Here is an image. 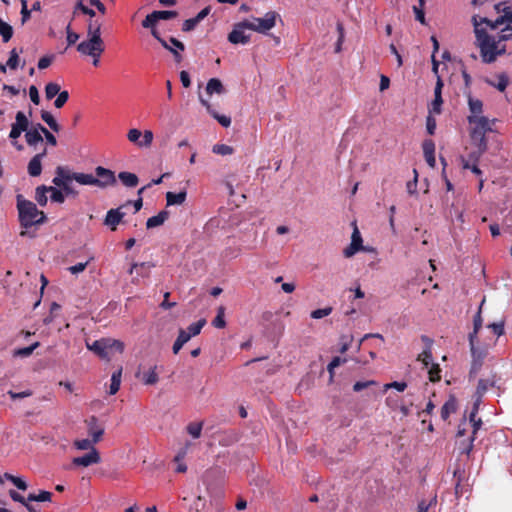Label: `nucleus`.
I'll use <instances>...</instances> for the list:
<instances>
[{
	"label": "nucleus",
	"instance_id": "nucleus-58",
	"mask_svg": "<svg viewBox=\"0 0 512 512\" xmlns=\"http://www.w3.org/2000/svg\"><path fill=\"white\" fill-rule=\"evenodd\" d=\"M20 14L22 24H25L31 18V10L27 7V0H22Z\"/></svg>",
	"mask_w": 512,
	"mask_h": 512
},
{
	"label": "nucleus",
	"instance_id": "nucleus-27",
	"mask_svg": "<svg viewBox=\"0 0 512 512\" xmlns=\"http://www.w3.org/2000/svg\"><path fill=\"white\" fill-rule=\"evenodd\" d=\"M118 178L120 179V181L122 182L123 185H125L126 187H130V188L136 187L139 183L138 176L131 172H126V171L120 172L118 174Z\"/></svg>",
	"mask_w": 512,
	"mask_h": 512
},
{
	"label": "nucleus",
	"instance_id": "nucleus-51",
	"mask_svg": "<svg viewBox=\"0 0 512 512\" xmlns=\"http://www.w3.org/2000/svg\"><path fill=\"white\" fill-rule=\"evenodd\" d=\"M153 137L154 135L151 130H145L144 133H142L141 143H139V147H150L153 141Z\"/></svg>",
	"mask_w": 512,
	"mask_h": 512
},
{
	"label": "nucleus",
	"instance_id": "nucleus-33",
	"mask_svg": "<svg viewBox=\"0 0 512 512\" xmlns=\"http://www.w3.org/2000/svg\"><path fill=\"white\" fill-rule=\"evenodd\" d=\"M189 336L186 335V330L180 329L177 339L175 340L172 350L174 354H178L185 343L189 341Z\"/></svg>",
	"mask_w": 512,
	"mask_h": 512
},
{
	"label": "nucleus",
	"instance_id": "nucleus-45",
	"mask_svg": "<svg viewBox=\"0 0 512 512\" xmlns=\"http://www.w3.org/2000/svg\"><path fill=\"white\" fill-rule=\"evenodd\" d=\"M212 151L218 155H231L233 153V148L226 144H216L213 146Z\"/></svg>",
	"mask_w": 512,
	"mask_h": 512
},
{
	"label": "nucleus",
	"instance_id": "nucleus-38",
	"mask_svg": "<svg viewBox=\"0 0 512 512\" xmlns=\"http://www.w3.org/2000/svg\"><path fill=\"white\" fill-rule=\"evenodd\" d=\"M205 324H206V320L205 319H200L197 322L192 323L187 328L186 335H188L189 339H191L193 336H196V335L200 334V332H201V330H202V328L204 327Z\"/></svg>",
	"mask_w": 512,
	"mask_h": 512
},
{
	"label": "nucleus",
	"instance_id": "nucleus-63",
	"mask_svg": "<svg viewBox=\"0 0 512 512\" xmlns=\"http://www.w3.org/2000/svg\"><path fill=\"white\" fill-rule=\"evenodd\" d=\"M436 126V119L429 113L426 118V129L429 135H434Z\"/></svg>",
	"mask_w": 512,
	"mask_h": 512
},
{
	"label": "nucleus",
	"instance_id": "nucleus-40",
	"mask_svg": "<svg viewBox=\"0 0 512 512\" xmlns=\"http://www.w3.org/2000/svg\"><path fill=\"white\" fill-rule=\"evenodd\" d=\"M453 476H454V479L456 481V483H455V493H456V495L462 494L463 493V488L461 486V481L465 478V471L460 469V468H457V469L454 470Z\"/></svg>",
	"mask_w": 512,
	"mask_h": 512
},
{
	"label": "nucleus",
	"instance_id": "nucleus-36",
	"mask_svg": "<svg viewBox=\"0 0 512 512\" xmlns=\"http://www.w3.org/2000/svg\"><path fill=\"white\" fill-rule=\"evenodd\" d=\"M0 35L2 36L3 42H8L13 36V28L10 24L0 18Z\"/></svg>",
	"mask_w": 512,
	"mask_h": 512
},
{
	"label": "nucleus",
	"instance_id": "nucleus-18",
	"mask_svg": "<svg viewBox=\"0 0 512 512\" xmlns=\"http://www.w3.org/2000/svg\"><path fill=\"white\" fill-rule=\"evenodd\" d=\"M200 103L206 108L207 112L216 119L223 127H229L231 125V118L226 115L218 114L211 106V104L205 100L201 95L199 96Z\"/></svg>",
	"mask_w": 512,
	"mask_h": 512
},
{
	"label": "nucleus",
	"instance_id": "nucleus-52",
	"mask_svg": "<svg viewBox=\"0 0 512 512\" xmlns=\"http://www.w3.org/2000/svg\"><path fill=\"white\" fill-rule=\"evenodd\" d=\"M52 182L55 186L61 188L63 190V193H65L66 195L76 194V192L71 187L70 183L61 182L58 178H53Z\"/></svg>",
	"mask_w": 512,
	"mask_h": 512
},
{
	"label": "nucleus",
	"instance_id": "nucleus-44",
	"mask_svg": "<svg viewBox=\"0 0 512 512\" xmlns=\"http://www.w3.org/2000/svg\"><path fill=\"white\" fill-rule=\"evenodd\" d=\"M39 346H40V343L39 342H35V343L31 344L28 347L19 348V349L15 350L14 355L15 356H20V357H28Z\"/></svg>",
	"mask_w": 512,
	"mask_h": 512
},
{
	"label": "nucleus",
	"instance_id": "nucleus-13",
	"mask_svg": "<svg viewBox=\"0 0 512 512\" xmlns=\"http://www.w3.org/2000/svg\"><path fill=\"white\" fill-rule=\"evenodd\" d=\"M85 422L88 428V435L92 438V442L98 443L104 434V428L99 425L96 416L89 417Z\"/></svg>",
	"mask_w": 512,
	"mask_h": 512
},
{
	"label": "nucleus",
	"instance_id": "nucleus-35",
	"mask_svg": "<svg viewBox=\"0 0 512 512\" xmlns=\"http://www.w3.org/2000/svg\"><path fill=\"white\" fill-rule=\"evenodd\" d=\"M41 118L53 131H60V125L57 123L50 112L45 110L41 111Z\"/></svg>",
	"mask_w": 512,
	"mask_h": 512
},
{
	"label": "nucleus",
	"instance_id": "nucleus-47",
	"mask_svg": "<svg viewBox=\"0 0 512 512\" xmlns=\"http://www.w3.org/2000/svg\"><path fill=\"white\" fill-rule=\"evenodd\" d=\"M49 192L51 193L50 198L53 202L63 203L65 201V195L61 190L55 187L49 186Z\"/></svg>",
	"mask_w": 512,
	"mask_h": 512
},
{
	"label": "nucleus",
	"instance_id": "nucleus-46",
	"mask_svg": "<svg viewBox=\"0 0 512 512\" xmlns=\"http://www.w3.org/2000/svg\"><path fill=\"white\" fill-rule=\"evenodd\" d=\"M202 431V423L192 422L189 423L187 426V432L193 437V438H199Z\"/></svg>",
	"mask_w": 512,
	"mask_h": 512
},
{
	"label": "nucleus",
	"instance_id": "nucleus-43",
	"mask_svg": "<svg viewBox=\"0 0 512 512\" xmlns=\"http://www.w3.org/2000/svg\"><path fill=\"white\" fill-rule=\"evenodd\" d=\"M60 85L50 82L45 86V95L48 100H51L60 93Z\"/></svg>",
	"mask_w": 512,
	"mask_h": 512
},
{
	"label": "nucleus",
	"instance_id": "nucleus-41",
	"mask_svg": "<svg viewBox=\"0 0 512 512\" xmlns=\"http://www.w3.org/2000/svg\"><path fill=\"white\" fill-rule=\"evenodd\" d=\"M9 495L14 501L22 503L23 506L28 510V512H36L34 507L29 504V501H27V498H24L15 490H10Z\"/></svg>",
	"mask_w": 512,
	"mask_h": 512
},
{
	"label": "nucleus",
	"instance_id": "nucleus-26",
	"mask_svg": "<svg viewBox=\"0 0 512 512\" xmlns=\"http://www.w3.org/2000/svg\"><path fill=\"white\" fill-rule=\"evenodd\" d=\"M186 197H187V193L185 190L180 191L179 193L167 192L166 193L167 206L181 205L185 202Z\"/></svg>",
	"mask_w": 512,
	"mask_h": 512
},
{
	"label": "nucleus",
	"instance_id": "nucleus-39",
	"mask_svg": "<svg viewBox=\"0 0 512 512\" xmlns=\"http://www.w3.org/2000/svg\"><path fill=\"white\" fill-rule=\"evenodd\" d=\"M78 11H81L84 15L89 16V19H94L96 16V12L88 6L84 5L82 0L77 2L73 11V16H76Z\"/></svg>",
	"mask_w": 512,
	"mask_h": 512
},
{
	"label": "nucleus",
	"instance_id": "nucleus-32",
	"mask_svg": "<svg viewBox=\"0 0 512 512\" xmlns=\"http://www.w3.org/2000/svg\"><path fill=\"white\" fill-rule=\"evenodd\" d=\"M26 142L29 146H35L39 142L43 141L42 135L38 132V129H29L25 134Z\"/></svg>",
	"mask_w": 512,
	"mask_h": 512
},
{
	"label": "nucleus",
	"instance_id": "nucleus-31",
	"mask_svg": "<svg viewBox=\"0 0 512 512\" xmlns=\"http://www.w3.org/2000/svg\"><path fill=\"white\" fill-rule=\"evenodd\" d=\"M52 493L49 491L41 490L39 493H30L27 497V501H37V502H50L52 499Z\"/></svg>",
	"mask_w": 512,
	"mask_h": 512
},
{
	"label": "nucleus",
	"instance_id": "nucleus-8",
	"mask_svg": "<svg viewBox=\"0 0 512 512\" xmlns=\"http://www.w3.org/2000/svg\"><path fill=\"white\" fill-rule=\"evenodd\" d=\"M89 350L93 351L99 357L106 359L109 357V352L115 348L120 353L124 350V344L119 340L100 339L94 341L91 345L87 344Z\"/></svg>",
	"mask_w": 512,
	"mask_h": 512
},
{
	"label": "nucleus",
	"instance_id": "nucleus-30",
	"mask_svg": "<svg viewBox=\"0 0 512 512\" xmlns=\"http://www.w3.org/2000/svg\"><path fill=\"white\" fill-rule=\"evenodd\" d=\"M47 192H49V186L41 185L35 190V200L40 206H46L48 198Z\"/></svg>",
	"mask_w": 512,
	"mask_h": 512
},
{
	"label": "nucleus",
	"instance_id": "nucleus-48",
	"mask_svg": "<svg viewBox=\"0 0 512 512\" xmlns=\"http://www.w3.org/2000/svg\"><path fill=\"white\" fill-rule=\"evenodd\" d=\"M212 325L214 327L220 328V329L224 328L226 326V322L224 319V308L223 307H219L218 313L212 321Z\"/></svg>",
	"mask_w": 512,
	"mask_h": 512
},
{
	"label": "nucleus",
	"instance_id": "nucleus-56",
	"mask_svg": "<svg viewBox=\"0 0 512 512\" xmlns=\"http://www.w3.org/2000/svg\"><path fill=\"white\" fill-rule=\"evenodd\" d=\"M18 64H19L18 52L16 51V49H12L10 51V56H9L8 61H7V66L10 69L15 70L18 67Z\"/></svg>",
	"mask_w": 512,
	"mask_h": 512
},
{
	"label": "nucleus",
	"instance_id": "nucleus-15",
	"mask_svg": "<svg viewBox=\"0 0 512 512\" xmlns=\"http://www.w3.org/2000/svg\"><path fill=\"white\" fill-rule=\"evenodd\" d=\"M444 84L440 76H438V80L436 81L435 89H434V100L431 103V106L429 108V113H435L440 114L441 113V106L443 104L442 99V88Z\"/></svg>",
	"mask_w": 512,
	"mask_h": 512
},
{
	"label": "nucleus",
	"instance_id": "nucleus-42",
	"mask_svg": "<svg viewBox=\"0 0 512 512\" xmlns=\"http://www.w3.org/2000/svg\"><path fill=\"white\" fill-rule=\"evenodd\" d=\"M16 122L13 124L18 127L20 130L26 132L28 130L29 121L25 114L22 111L17 112L16 114Z\"/></svg>",
	"mask_w": 512,
	"mask_h": 512
},
{
	"label": "nucleus",
	"instance_id": "nucleus-50",
	"mask_svg": "<svg viewBox=\"0 0 512 512\" xmlns=\"http://www.w3.org/2000/svg\"><path fill=\"white\" fill-rule=\"evenodd\" d=\"M482 322H483V320L481 317V308H480L479 311L477 312V314L474 316L473 331L469 335H474V338H476L479 330L482 327Z\"/></svg>",
	"mask_w": 512,
	"mask_h": 512
},
{
	"label": "nucleus",
	"instance_id": "nucleus-3",
	"mask_svg": "<svg viewBox=\"0 0 512 512\" xmlns=\"http://www.w3.org/2000/svg\"><path fill=\"white\" fill-rule=\"evenodd\" d=\"M468 106L470 114L467 121L470 125L469 132L479 135L482 132H494V125L497 119H489L483 115V102L480 99L468 97Z\"/></svg>",
	"mask_w": 512,
	"mask_h": 512
},
{
	"label": "nucleus",
	"instance_id": "nucleus-10",
	"mask_svg": "<svg viewBox=\"0 0 512 512\" xmlns=\"http://www.w3.org/2000/svg\"><path fill=\"white\" fill-rule=\"evenodd\" d=\"M488 132H482L479 135L474 134V132H469L471 141L473 145L476 146V150L472 151L469 154V160L473 163H478L481 156L487 151L488 149V140L486 138V134Z\"/></svg>",
	"mask_w": 512,
	"mask_h": 512
},
{
	"label": "nucleus",
	"instance_id": "nucleus-64",
	"mask_svg": "<svg viewBox=\"0 0 512 512\" xmlns=\"http://www.w3.org/2000/svg\"><path fill=\"white\" fill-rule=\"evenodd\" d=\"M422 148H423L424 155L435 153V143L432 139L424 140V142L422 144Z\"/></svg>",
	"mask_w": 512,
	"mask_h": 512
},
{
	"label": "nucleus",
	"instance_id": "nucleus-29",
	"mask_svg": "<svg viewBox=\"0 0 512 512\" xmlns=\"http://www.w3.org/2000/svg\"><path fill=\"white\" fill-rule=\"evenodd\" d=\"M121 376H122V369L113 372L111 376V383L109 387V394L114 395L116 394L120 389L121 384Z\"/></svg>",
	"mask_w": 512,
	"mask_h": 512
},
{
	"label": "nucleus",
	"instance_id": "nucleus-22",
	"mask_svg": "<svg viewBox=\"0 0 512 512\" xmlns=\"http://www.w3.org/2000/svg\"><path fill=\"white\" fill-rule=\"evenodd\" d=\"M169 218V212L166 210L160 211L157 215L148 218L146 227L148 229L161 226Z\"/></svg>",
	"mask_w": 512,
	"mask_h": 512
},
{
	"label": "nucleus",
	"instance_id": "nucleus-61",
	"mask_svg": "<svg viewBox=\"0 0 512 512\" xmlns=\"http://www.w3.org/2000/svg\"><path fill=\"white\" fill-rule=\"evenodd\" d=\"M199 24L197 19L195 17L187 19L182 24V31L183 32H190L196 28V26Z\"/></svg>",
	"mask_w": 512,
	"mask_h": 512
},
{
	"label": "nucleus",
	"instance_id": "nucleus-21",
	"mask_svg": "<svg viewBox=\"0 0 512 512\" xmlns=\"http://www.w3.org/2000/svg\"><path fill=\"white\" fill-rule=\"evenodd\" d=\"M56 176L54 178L60 179L61 182L70 183L72 180L75 181V177L78 175H84V173L70 172L62 166L56 168Z\"/></svg>",
	"mask_w": 512,
	"mask_h": 512
},
{
	"label": "nucleus",
	"instance_id": "nucleus-4",
	"mask_svg": "<svg viewBox=\"0 0 512 512\" xmlns=\"http://www.w3.org/2000/svg\"><path fill=\"white\" fill-rule=\"evenodd\" d=\"M16 202L21 227L28 229L46 222V214L39 210L32 201L26 200L21 194H18Z\"/></svg>",
	"mask_w": 512,
	"mask_h": 512
},
{
	"label": "nucleus",
	"instance_id": "nucleus-25",
	"mask_svg": "<svg viewBox=\"0 0 512 512\" xmlns=\"http://www.w3.org/2000/svg\"><path fill=\"white\" fill-rule=\"evenodd\" d=\"M102 22L97 19H89L87 23V37H102Z\"/></svg>",
	"mask_w": 512,
	"mask_h": 512
},
{
	"label": "nucleus",
	"instance_id": "nucleus-53",
	"mask_svg": "<svg viewBox=\"0 0 512 512\" xmlns=\"http://www.w3.org/2000/svg\"><path fill=\"white\" fill-rule=\"evenodd\" d=\"M429 380L431 382H437L441 379V369H440V366L439 364H432L429 372Z\"/></svg>",
	"mask_w": 512,
	"mask_h": 512
},
{
	"label": "nucleus",
	"instance_id": "nucleus-7",
	"mask_svg": "<svg viewBox=\"0 0 512 512\" xmlns=\"http://www.w3.org/2000/svg\"><path fill=\"white\" fill-rule=\"evenodd\" d=\"M278 18H280V15L275 11H269L263 17H252L251 20H248L249 30L267 34L275 27Z\"/></svg>",
	"mask_w": 512,
	"mask_h": 512
},
{
	"label": "nucleus",
	"instance_id": "nucleus-16",
	"mask_svg": "<svg viewBox=\"0 0 512 512\" xmlns=\"http://www.w3.org/2000/svg\"><path fill=\"white\" fill-rule=\"evenodd\" d=\"M47 155V149L44 148L41 153L36 154L28 163V174L32 177H37L42 172V159Z\"/></svg>",
	"mask_w": 512,
	"mask_h": 512
},
{
	"label": "nucleus",
	"instance_id": "nucleus-6",
	"mask_svg": "<svg viewBox=\"0 0 512 512\" xmlns=\"http://www.w3.org/2000/svg\"><path fill=\"white\" fill-rule=\"evenodd\" d=\"M77 51L84 56L92 58V64L98 67L101 55L105 51V43L102 37H87L77 45Z\"/></svg>",
	"mask_w": 512,
	"mask_h": 512
},
{
	"label": "nucleus",
	"instance_id": "nucleus-5",
	"mask_svg": "<svg viewBox=\"0 0 512 512\" xmlns=\"http://www.w3.org/2000/svg\"><path fill=\"white\" fill-rule=\"evenodd\" d=\"M75 181L80 185H91L101 189L113 186L117 182L115 173L102 166H97L95 168V175L84 173V175H78L75 177Z\"/></svg>",
	"mask_w": 512,
	"mask_h": 512
},
{
	"label": "nucleus",
	"instance_id": "nucleus-19",
	"mask_svg": "<svg viewBox=\"0 0 512 512\" xmlns=\"http://www.w3.org/2000/svg\"><path fill=\"white\" fill-rule=\"evenodd\" d=\"M421 340L425 343L426 347L423 352L418 355L417 360L421 361L425 367H428L432 360L431 346L433 341L426 335H422Z\"/></svg>",
	"mask_w": 512,
	"mask_h": 512
},
{
	"label": "nucleus",
	"instance_id": "nucleus-62",
	"mask_svg": "<svg viewBox=\"0 0 512 512\" xmlns=\"http://www.w3.org/2000/svg\"><path fill=\"white\" fill-rule=\"evenodd\" d=\"M168 42V45L177 50L180 54L185 50V45L183 42L179 41L175 37H170L169 40H166Z\"/></svg>",
	"mask_w": 512,
	"mask_h": 512
},
{
	"label": "nucleus",
	"instance_id": "nucleus-20",
	"mask_svg": "<svg viewBox=\"0 0 512 512\" xmlns=\"http://www.w3.org/2000/svg\"><path fill=\"white\" fill-rule=\"evenodd\" d=\"M125 213L121 212L119 208L110 209L107 214L104 223L111 227L112 231L116 230L117 225L121 222Z\"/></svg>",
	"mask_w": 512,
	"mask_h": 512
},
{
	"label": "nucleus",
	"instance_id": "nucleus-34",
	"mask_svg": "<svg viewBox=\"0 0 512 512\" xmlns=\"http://www.w3.org/2000/svg\"><path fill=\"white\" fill-rule=\"evenodd\" d=\"M486 82L490 85L503 92L507 88L509 84V77L505 73H501L498 75V82L494 83L493 81L487 79Z\"/></svg>",
	"mask_w": 512,
	"mask_h": 512
},
{
	"label": "nucleus",
	"instance_id": "nucleus-17",
	"mask_svg": "<svg viewBox=\"0 0 512 512\" xmlns=\"http://www.w3.org/2000/svg\"><path fill=\"white\" fill-rule=\"evenodd\" d=\"M154 267V264L151 262H142V263H134L132 264L129 273L133 274L134 270L136 271L137 277L133 278L132 282L137 284L138 277L147 278L150 275L151 269Z\"/></svg>",
	"mask_w": 512,
	"mask_h": 512
},
{
	"label": "nucleus",
	"instance_id": "nucleus-24",
	"mask_svg": "<svg viewBox=\"0 0 512 512\" xmlns=\"http://www.w3.org/2000/svg\"><path fill=\"white\" fill-rule=\"evenodd\" d=\"M497 379L496 375L493 374L490 378L480 379L478 381L476 393L479 397H482L489 387H494L496 385Z\"/></svg>",
	"mask_w": 512,
	"mask_h": 512
},
{
	"label": "nucleus",
	"instance_id": "nucleus-1",
	"mask_svg": "<svg viewBox=\"0 0 512 512\" xmlns=\"http://www.w3.org/2000/svg\"><path fill=\"white\" fill-rule=\"evenodd\" d=\"M472 23L474 26L476 45L480 49L482 61L488 64L493 63L495 61L497 44L510 40V36H512V26H506L501 30L498 37L495 38L489 35L486 29L480 27L483 24L481 22V17L476 15L473 16Z\"/></svg>",
	"mask_w": 512,
	"mask_h": 512
},
{
	"label": "nucleus",
	"instance_id": "nucleus-9",
	"mask_svg": "<svg viewBox=\"0 0 512 512\" xmlns=\"http://www.w3.org/2000/svg\"><path fill=\"white\" fill-rule=\"evenodd\" d=\"M469 344L473 358L470 373L476 374L480 370L484 358L487 356L488 346L480 344L478 338H474V335H469Z\"/></svg>",
	"mask_w": 512,
	"mask_h": 512
},
{
	"label": "nucleus",
	"instance_id": "nucleus-54",
	"mask_svg": "<svg viewBox=\"0 0 512 512\" xmlns=\"http://www.w3.org/2000/svg\"><path fill=\"white\" fill-rule=\"evenodd\" d=\"M332 307L328 306L321 309H316L311 312V318L313 319H321L324 318L332 313Z\"/></svg>",
	"mask_w": 512,
	"mask_h": 512
},
{
	"label": "nucleus",
	"instance_id": "nucleus-28",
	"mask_svg": "<svg viewBox=\"0 0 512 512\" xmlns=\"http://www.w3.org/2000/svg\"><path fill=\"white\" fill-rule=\"evenodd\" d=\"M206 92L209 95H212L214 93L222 94L224 92L222 82L218 78H211L207 83Z\"/></svg>",
	"mask_w": 512,
	"mask_h": 512
},
{
	"label": "nucleus",
	"instance_id": "nucleus-55",
	"mask_svg": "<svg viewBox=\"0 0 512 512\" xmlns=\"http://www.w3.org/2000/svg\"><path fill=\"white\" fill-rule=\"evenodd\" d=\"M94 444L95 443L92 442V439L91 440L90 439H81V440H76L74 442V446L79 450H89L90 449V451H91L92 448H94L93 447Z\"/></svg>",
	"mask_w": 512,
	"mask_h": 512
},
{
	"label": "nucleus",
	"instance_id": "nucleus-23",
	"mask_svg": "<svg viewBox=\"0 0 512 512\" xmlns=\"http://www.w3.org/2000/svg\"><path fill=\"white\" fill-rule=\"evenodd\" d=\"M457 402L454 397L449 398L444 405L441 407L440 416L442 420H448L449 416L456 412Z\"/></svg>",
	"mask_w": 512,
	"mask_h": 512
},
{
	"label": "nucleus",
	"instance_id": "nucleus-57",
	"mask_svg": "<svg viewBox=\"0 0 512 512\" xmlns=\"http://www.w3.org/2000/svg\"><path fill=\"white\" fill-rule=\"evenodd\" d=\"M69 99V93L68 91H60V93L57 95V98L56 100L54 101V106L56 108H62L65 103L68 101Z\"/></svg>",
	"mask_w": 512,
	"mask_h": 512
},
{
	"label": "nucleus",
	"instance_id": "nucleus-11",
	"mask_svg": "<svg viewBox=\"0 0 512 512\" xmlns=\"http://www.w3.org/2000/svg\"><path fill=\"white\" fill-rule=\"evenodd\" d=\"M249 29L248 20H243L233 26L232 31L228 34V41L232 44L245 45L250 42V35L245 33Z\"/></svg>",
	"mask_w": 512,
	"mask_h": 512
},
{
	"label": "nucleus",
	"instance_id": "nucleus-49",
	"mask_svg": "<svg viewBox=\"0 0 512 512\" xmlns=\"http://www.w3.org/2000/svg\"><path fill=\"white\" fill-rule=\"evenodd\" d=\"M142 132L136 128L130 129L127 133V138L130 142L139 146L141 143Z\"/></svg>",
	"mask_w": 512,
	"mask_h": 512
},
{
	"label": "nucleus",
	"instance_id": "nucleus-59",
	"mask_svg": "<svg viewBox=\"0 0 512 512\" xmlns=\"http://www.w3.org/2000/svg\"><path fill=\"white\" fill-rule=\"evenodd\" d=\"M396 389L399 392H403L407 388L406 382H398L394 381L391 383H387L384 385V392H386L388 389Z\"/></svg>",
	"mask_w": 512,
	"mask_h": 512
},
{
	"label": "nucleus",
	"instance_id": "nucleus-12",
	"mask_svg": "<svg viewBox=\"0 0 512 512\" xmlns=\"http://www.w3.org/2000/svg\"><path fill=\"white\" fill-rule=\"evenodd\" d=\"M481 22L485 23L491 30H495L501 25L507 23V26H512V8L508 5L507 10L496 20L492 21L487 17H481Z\"/></svg>",
	"mask_w": 512,
	"mask_h": 512
},
{
	"label": "nucleus",
	"instance_id": "nucleus-2",
	"mask_svg": "<svg viewBox=\"0 0 512 512\" xmlns=\"http://www.w3.org/2000/svg\"><path fill=\"white\" fill-rule=\"evenodd\" d=\"M177 16L178 12L174 10L153 11L152 13L148 14L142 21V27L145 29H150L151 35L161 44L164 49L168 50L173 55L176 63H180L183 60L182 54L171 48L168 45L166 39L161 36L160 32L156 28L158 21L174 19Z\"/></svg>",
	"mask_w": 512,
	"mask_h": 512
},
{
	"label": "nucleus",
	"instance_id": "nucleus-37",
	"mask_svg": "<svg viewBox=\"0 0 512 512\" xmlns=\"http://www.w3.org/2000/svg\"><path fill=\"white\" fill-rule=\"evenodd\" d=\"M156 368H157V366H154L149 371L143 373L142 381L146 385H154L158 382L159 377L156 372Z\"/></svg>",
	"mask_w": 512,
	"mask_h": 512
},
{
	"label": "nucleus",
	"instance_id": "nucleus-60",
	"mask_svg": "<svg viewBox=\"0 0 512 512\" xmlns=\"http://www.w3.org/2000/svg\"><path fill=\"white\" fill-rule=\"evenodd\" d=\"M374 385H377V382L374 381V380H368V381H357L354 385H353V390L355 392H360L362 391L363 389L365 388H368L370 386H374Z\"/></svg>",
	"mask_w": 512,
	"mask_h": 512
},
{
	"label": "nucleus",
	"instance_id": "nucleus-14",
	"mask_svg": "<svg viewBox=\"0 0 512 512\" xmlns=\"http://www.w3.org/2000/svg\"><path fill=\"white\" fill-rule=\"evenodd\" d=\"M100 460L101 458L99 452L95 448H92V450L89 453L80 457H75L72 460V464L75 466L88 467L93 464H98Z\"/></svg>",
	"mask_w": 512,
	"mask_h": 512
}]
</instances>
